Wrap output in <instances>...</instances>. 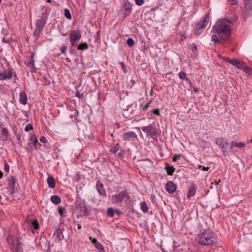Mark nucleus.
<instances>
[{
	"label": "nucleus",
	"instance_id": "f257e3e1",
	"mask_svg": "<svg viewBox=\"0 0 252 252\" xmlns=\"http://www.w3.org/2000/svg\"><path fill=\"white\" fill-rule=\"evenodd\" d=\"M237 20V17H233L230 21L222 20L216 23L213 27L214 31L219 34L222 40L226 41L228 40L231 33L230 25Z\"/></svg>",
	"mask_w": 252,
	"mask_h": 252
},
{
	"label": "nucleus",
	"instance_id": "f03ea898",
	"mask_svg": "<svg viewBox=\"0 0 252 252\" xmlns=\"http://www.w3.org/2000/svg\"><path fill=\"white\" fill-rule=\"evenodd\" d=\"M196 240L202 246L215 244L217 242L214 233L206 230L198 235Z\"/></svg>",
	"mask_w": 252,
	"mask_h": 252
},
{
	"label": "nucleus",
	"instance_id": "7ed1b4c3",
	"mask_svg": "<svg viewBox=\"0 0 252 252\" xmlns=\"http://www.w3.org/2000/svg\"><path fill=\"white\" fill-rule=\"evenodd\" d=\"M209 20V14L206 13L202 21H200L195 25L194 28V34L196 35H199L203 30L207 27Z\"/></svg>",
	"mask_w": 252,
	"mask_h": 252
},
{
	"label": "nucleus",
	"instance_id": "20e7f679",
	"mask_svg": "<svg viewBox=\"0 0 252 252\" xmlns=\"http://www.w3.org/2000/svg\"><path fill=\"white\" fill-rule=\"evenodd\" d=\"M7 181V189L8 190L7 192L9 194V196L8 197V199L14 200L13 194L15 193V184L16 182V178L13 176H8L6 178Z\"/></svg>",
	"mask_w": 252,
	"mask_h": 252
},
{
	"label": "nucleus",
	"instance_id": "39448f33",
	"mask_svg": "<svg viewBox=\"0 0 252 252\" xmlns=\"http://www.w3.org/2000/svg\"><path fill=\"white\" fill-rule=\"evenodd\" d=\"M28 249V243L25 235L17 239V252H27Z\"/></svg>",
	"mask_w": 252,
	"mask_h": 252
},
{
	"label": "nucleus",
	"instance_id": "423d86ee",
	"mask_svg": "<svg viewBox=\"0 0 252 252\" xmlns=\"http://www.w3.org/2000/svg\"><path fill=\"white\" fill-rule=\"evenodd\" d=\"M141 129L144 132H146L148 135H150L153 139L157 138L158 129L153 125H150L146 126H143Z\"/></svg>",
	"mask_w": 252,
	"mask_h": 252
},
{
	"label": "nucleus",
	"instance_id": "0eeeda50",
	"mask_svg": "<svg viewBox=\"0 0 252 252\" xmlns=\"http://www.w3.org/2000/svg\"><path fill=\"white\" fill-rule=\"evenodd\" d=\"M216 144L221 148V150L224 153H228L232 150L231 143L229 144L226 141H224L222 138H217L216 140Z\"/></svg>",
	"mask_w": 252,
	"mask_h": 252
},
{
	"label": "nucleus",
	"instance_id": "6e6552de",
	"mask_svg": "<svg viewBox=\"0 0 252 252\" xmlns=\"http://www.w3.org/2000/svg\"><path fill=\"white\" fill-rule=\"evenodd\" d=\"M81 38V34L79 30H74L70 33V41L72 46H74Z\"/></svg>",
	"mask_w": 252,
	"mask_h": 252
},
{
	"label": "nucleus",
	"instance_id": "1a4fd4ad",
	"mask_svg": "<svg viewBox=\"0 0 252 252\" xmlns=\"http://www.w3.org/2000/svg\"><path fill=\"white\" fill-rule=\"evenodd\" d=\"M46 18L44 17H42L41 19H38L37 21L36 26V29L34 32V34L37 32L38 35L40 32L42 30L44 25L45 23Z\"/></svg>",
	"mask_w": 252,
	"mask_h": 252
},
{
	"label": "nucleus",
	"instance_id": "9d476101",
	"mask_svg": "<svg viewBox=\"0 0 252 252\" xmlns=\"http://www.w3.org/2000/svg\"><path fill=\"white\" fill-rule=\"evenodd\" d=\"M244 2L247 16L252 15V0H244Z\"/></svg>",
	"mask_w": 252,
	"mask_h": 252
},
{
	"label": "nucleus",
	"instance_id": "9b49d317",
	"mask_svg": "<svg viewBox=\"0 0 252 252\" xmlns=\"http://www.w3.org/2000/svg\"><path fill=\"white\" fill-rule=\"evenodd\" d=\"M166 189L168 193L171 194L176 191V186L173 182L169 181L166 184Z\"/></svg>",
	"mask_w": 252,
	"mask_h": 252
},
{
	"label": "nucleus",
	"instance_id": "f8f14e48",
	"mask_svg": "<svg viewBox=\"0 0 252 252\" xmlns=\"http://www.w3.org/2000/svg\"><path fill=\"white\" fill-rule=\"evenodd\" d=\"M12 77V72L10 70H4L0 72V80L9 79Z\"/></svg>",
	"mask_w": 252,
	"mask_h": 252
},
{
	"label": "nucleus",
	"instance_id": "ddd939ff",
	"mask_svg": "<svg viewBox=\"0 0 252 252\" xmlns=\"http://www.w3.org/2000/svg\"><path fill=\"white\" fill-rule=\"evenodd\" d=\"M96 189L97 191L102 195L106 196V191L104 185L100 181H98L96 183Z\"/></svg>",
	"mask_w": 252,
	"mask_h": 252
},
{
	"label": "nucleus",
	"instance_id": "4468645a",
	"mask_svg": "<svg viewBox=\"0 0 252 252\" xmlns=\"http://www.w3.org/2000/svg\"><path fill=\"white\" fill-rule=\"evenodd\" d=\"M34 53L27 60L26 64L28 67L32 69L31 72H33L35 70V64L34 60Z\"/></svg>",
	"mask_w": 252,
	"mask_h": 252
},
{
	"label": "nucleus",
	"instance_id": "2eb2a0df",
	"mask_svg": "<svg viewBox=\"0 0 252 252\" xmlns=\"http://www.w3.org/2000/svg\"><path fill=\"white\" fill-rule=\"evenodd\" d=\"M7 241L9 246L13 252H16V245L15 243V239L14 236L9 235L7 238Z\"/></svg>",
	"mask_w": 252,
	"mask_h": 252
},
{
	"label": "nucleus",
	"instance_id": "dca6fc26",
	"mask_svg": "<svg viewBox=\"0 0 252 252\" xmlns=\"http://www.w3.org/2000/svg\"><path fill=\"white\" fill-rule=\"evenodd\" d=\"M38 142L37 138L34 134H32L29 140L28 145L31 148H35Z\"/></svg>",
	"mask_w": 252,
	"mask_h": 252
},
{
	"label": "nucleus",
	"instance_id": "f3484780",
	"mask_svg": "<svg viewBox=\"0 0 252 252\" xmlns=\"http://www.w3.org/2000/svg\"><path fill=\"white\" fill-rule=\"evenodd\" d=\"M137 137L136 133L132 131H128L123 135V139L125 141L130 140Z\"/></svg>",
	"mask_w": 252,
	"mask_h": 252
},
{
	"label": "nucleus",
	"instance_id": "a211bd4d",
	"mask_svg": "<svg viewBox=\"0 0 252 252\" xmlns=\"http://www.w3.org/2000/svg\"><path fill=\"white\" fill-rule=\"evenodd\" d=\"M131 3L128 1H126L124 5V8L125 10L124 13V18H126L131 12L132 8H131Z\"/></svg>",
	"mask_w": 252,
	"mask_h": 252
},
{
	"label": "nucleus",
	"instance_id": "6ab92c4d",
	"mask_svg": "<svg viewBox=\"0 0 252 252\" xmlns=\"http://www.w3.org/2000/svg\"><path fill=\"white\" fill-rule=\"evenodd\" d=\"M237 64L236 66L238 68L243 69L245 71V72L250 73L252 71V69L250 68L249 66H247L246 64L243 63L238 61Z\"/></svg>",
	"mask_w": 252,
	"mask_h": 252
},
{
	"label": "nucleus",
	"instance_id": "aec40b11",
	"mask_svg": "<svg viewBox=\"0 0 252 252\" xmlns=\"http://www.w3.org/2000/svg\"><path fill=\"white\" fill-rule=\"evenodd\" d=\"M126 196V193L122 191L118 195L113 196V200L115 202H119L122 201Z\"/></svg>",
	"mask_w": 252,
	"mask_h": 252
},
{
	"label": "nucleus",
	"instance_id": "412c9836",
	"mask_svg": "<svg viewBox=\"0 0 252 252\" xmlns=\"http://www.w3.org/2000/svg\"><path fill=\"white\" fill-rule=\"evenodd\" d=\"M19 102L22 104L25 105L28 101V97L25 92H21L19 94Z\"/></svg>",
	"mask_w": 252,
	"mask_h": 252
},
{
	"label": "nucleus",
	"instance_id": "4be33fe9",
	"mask_svg": "<svg viewBox=\"0 0 252 252\" xmlns=\"http://www.w3.org/2000/svg\"><path fill=\"white\" fill-rule=\"evenodd\" d=\"M196 192V189L194 185L192 184L189 189L187 197L189 199L191 197L193 196Z\"/></svg>",
	"mask_w": 252,
	"mask_h": 252
},
{
	"label": "nucleus",
	"instance_id": "5701e85b",
	"mask_svg": "<svg viewBox=\"0 0 252 252\" xmlns=\"http://www.w3.org/2000/svg\"><path fill=\"white\" fill-rule=\"evenodd\" d=\"M48 186L51 188L55 187L56 182L55 179L52 176H49L47 179Z\"/></svg>",
	"mask_w": 252,
	"mask_h": 252
},
{
	"label": "nucleus",
	"instance_id": "b1692460",
	"mask_svg": "<svg viewBox=\"0 0 252 252\" xmlns=\"http://www.w3.org/2000/svg\"><path fill=\"white\" fill-rule=\"evenodd\" d=\"M51 200L55 204H58L60 203L61 201V198L56 195L52 196L51 197Z\"/></svg>",
	"mask_w": 252,
	"mask_h": 252
},
{
	"label": "nucleus",
	"instance_id": "393cba45",
	"mask_svg": "<svg viewBox=\"0 0 252 252\" xmlns=\"http://www.w3.org/2000/svg\"><path fill=\"white\" fill-rule=\"evenodd\" d=\"M54 235L56 236V239H58V240H60L62 238H63L62 232L61 230L59 228L57 229L55 231V232L54 234Z\"/></svg>",
	"mask_w": 252,
	"mask_h": 252
},
{
	"label": "nucleus",
	"instance_id": "a878e982",
	"mask_svg": "<svg viewBox=\"0 0 252 252\" xmlns=\"http://www.w3.org/2000/svg\"><path fill=\"white\" fill-rule=\"evenodd\" d=\"M167 168H165L168 175L172 176L175 171V168L173 166H169L168 163L166 164Z\"/></svg>",
	"mask_w": 252,
	"mask_h": 252
},
{
	"label": "nucleus",
	"instance_id": "bb28decb",
	"mask_svg": "<svg viewBox=\"0 0 252 252\" xmlns=\"http://www.w3.org/2000/svg\"><path fill=\"white\" fill-rule=\"evenodd\" d=\"M245 144L243 142H240L237 143L235 141H232L231 142V146H232V148L235 146L236 147H238L239 148H242L245 146Z\"/></svg>",
	"mask_w": 252,
	"mask_h": 252
},
{
	"label": "nucleus",
	"instance_id": "cd10ccee",
	"mask_svg": "<svg viewBox=\"0 0 252 252\" xmlns=\"http://www.w3.org/2000/svg\"><path fill=\"white\" fill-rule=\"evenodd\" d=\"M89 48V46L86 42L81 43L79 45H78L77 47L78 50H85Z\"/></svg>",
	"mask_w": 252,
	"mask_h": 252
},
{
	"label": "nucleus",
	"instance_id": "c85d7f7f",
	"mask_svg": "<svg viewBox=\"0 0 252 252\" xmlns=\"http://www.w3.org/2000/svg\"><path fill=\"white\" fill-rule=\"evenodd\" d=\"M140 206L141 210L144 212L146 213L148 211V206L145 202H142L140 203Z\"/></svg>",
	"mask_w": 252,
	"mask_h": 252
},
{
	"label": "nucleus",
	"instance_id": "c756f323",
	"mask_svg": "<svg viewBox=\"0 0 252 252\" xmlns=\"http://www.w3.org/2000/svg\"><path fill=\"white\" fill-rule=\"evenodd\" d=\"M80 212L83 216H86L89 213V210L86 206L82 207Z\"/></svg>",
	"mask_w": 252,
	"mask_h": 252
},
{
	"label": "nucleus",
	"instance_id": "7c9ffc66",
	"mask_svg": "<svg viewBox=\"0 0 252 252\" xmlns=\"http://www.w3.org/2000/svg\"><path fill=\"white\" fill-rule=\"evenodd\" d=\"M179 77L181 79H184L185 80H189V78L187 77L186 72L184 71H181L179 73Z\"/></svg>",
	"mask_w": 252,
	"mask_h": 252
},
{
	"label": "nucleus",
	"instance_id": "2f4dec72",
	"mask_svg": "<svg viewBox=\"0 0 252 252\" xmlns=\"http://www.w3.org/2000/svg\"><path fill=\"white\" fill-rule=\"evenodd\" d=\"M225 61L231 64H232L233 65L236 66V64L238 63L237 62L238 61L235 60V59H232L229 58H227L225 59Z\"/></svg>",
	"mask_w": 252,
	"mask_h": 252
},
{
	"label": "nucleus",
	"instance_id": "473e14b6",
	"mask_svg": "<svg viewBox=\"0 0 252 252\" xmlns=\"http://www.w3.org/2000/svg\"><path fill=\"white\" fill-rule=\"evenodd\" d=\"M64 15L66 18L68 19H71V14L69 9L65 8L64 9Z\"/></svg>",
	"mask_w": 252,
	"mask_h": 252
},
{
	"label": "nucleus",
	"instance_id": "72a5a7b5",
	"mask_svg": "<svg viewBox=\"0 0 252 252\" xmlns=\"http://www.w3.org/2000/svg\"><path fill=\"white\" fill-rule=\"evenodd\" d=\"M134 41L132 38H128L126 40V43L129 47H132L134 44Z\"/></svg>",
	"mask_w": 252,
	"mask_h": 252
},
{
	"label": "nucleus",
	"instance_id": "f704fd0d",
	"mask_svg": "<svg viewBox=\"0 0 252 252\" xmlns=\"http://www.w3.org/2000/svg\"><path fill=\"white\" fill-rule=\"evenodd\" d=\"M32 227L34 229H37L39 227V224L37 220H34L32 222Z\"/></svg>",
	"mask_w": 252,
	"mask_h": 252
},
{
	"label": "nucleus",
	"instance_id": "c9c22d12",
	"mask_svg": "<svg viewBox=\"0 0 252 252\" xmlns=\"http://www.w3.org/2000/svg\"><path fill=\"white\" fill-rule=\"evenodd\" d=\"M211 39L212 41L215 42V44L221 43V41L218 38V36L216 35H213L211 37Z\"/></svg>",
	"mask_w": 252,
	"mask_h": 252
},
{
	"label": "nucleus",
	"instance_id": "e433bc0d",
	"mask_svg": "<svg viewBox=\"0 0 252 252\" xmlns=\"http://www.w3.org/2000/svg\"><path fill=\"white\" fill-rule=\"evenodd\" d=\"M107 214L108 216L112 217L114 216V211L112 208H109L107 210Z\"/></svg>",
	"mask_w": 252,
	"mask_h": 252
},
{
	"label": "nucleus",
	"instance_id": "4c0bfd02",
	"mask_svg": "<svg viewBox=\"0 0 252 252\" xmlns=\"http://www.w3.org/2000/svg\"><path fill=\"white\" fill-rule=\"evenodd\" d=\"M120 64L124 73H126L127 72V70L125 63L123 62H120Z\"/></svg>",
	"mask_w": 252,
	"mask_h": 252
},
{
	"label": "nucleus",
	"instance_id": "58836bf2",
	"mask_svg": "<svg viewBox=\"0 0 252 252\" xmlns=\"http://www.w3.org/2000/svg\"><path fill=\"white\" fill-rule=\"evenodd\" d=\"M32 125L31 124H28L25 128V130L26 131H30L31 130H32Z\"/></svg>",
	"mask_w": 252,
	"mask_h": 252
},
{
	"label": "nucleus",
	"instance_id": "ea45409f",
	"mask_svg": "<svg viewBox=\"0 0 252 252\" xmlns=\"http://www.w3.org/2000/svg\"><path fill=\"white\" fill-rule=\"evenodd\" d=\"M94 246H95V247L98 250H100L104 248L102 246V245L99 242H97L96 244H95V245Z\"/></svg>",
	"mask_w": 252,
	"mask_h": 252
},
{
	"label": "nucleus",
	"instance_id": "a19ab883",
	"mask_svg": "<svg viewBox=\"0 0 252 252\" xmlns=\"http://www.w3.org/2000/svg\"><path fill=\"white\" fill-rule=\"evenodd\" d=\"M66 49H67V47H66V45H65L64 44H63L62 45L61 50V52L63 54L66 53Z\"/></svg>",
	"mask_w": 252,
	"mask_h": 252
},
{
	"label": "nucleus",
	"instance_id": "79ce46f5",
	"mask_svg": "<svg viewBox=\"0 0 252 252\" xmlns=\"http://www.w3.org/2000/svg\"><path fill=\"white\" fill-rule=\"evenodd\" d=\"M4 169L5 172H9V165L8 164V163L6 161H4Z\"/></svg>",
	"mask_w": 252,
	"mask_h": 252
},
{
	"label": "nucleus",
	"instance_id": "37998d69",
	"mask_svg": "<svg viewBox=\"0 0 252 252\" xmlns=\"http://www.w3.org/2000/svg\"><path fill=\"white\" fill-rule=\"evenodd\" d=\"M135 2L137 5L140 6V5H142L144 3V0H135Z\"/></svg>",
	"mask_w": 252,
	"mask_h": 252
},
{
	"label": "nucleus",
	"instance_id": "c03bdc74",
	"mask_svg": "<svg viewBox=\"0 0 252 252\" xmlns=\"http://www.w3.org/2000/svg\"><path fill=\"white\" fill-rule=\"evenodd\" d=\"M58 212L60 214V215L62 216L64 212V208L61 207H58Z\"/></svg>",
	"mask_w": 252,
	"mask_h": 252
},
{
	"label": "nucleus",
	"instance_id": "a18cd8bd",
	"mask_svg": "<svg viewBox=\"0 0 252 252\" xmlns=\"http://www.w3.org/2000/svg\"><path fill=\"white\" fill-rule=\"evenodd\" d=\"M153 113L156 115L159 116L160 113L158 109H155L153 110Z\"/></svg>",
	"mask_w": 252,
	"mask_h": 252
},
{
	"label": "nucleus",
	"instance_id": "49530a36",
	"mask_svg": "<svg viewBox=\"0 0 252 252\" xmlns=\"http://www.w3.org/2000/svg\"><path fill=\"white\" fill-rule=\"evenodd\" d=\"M181 157V155H175L174 156L173 158V161L175 162L178 159L180 158Z\"/></svg>",
	"mask_w": 252,
	"mask_h": 252
},
{
	"label": "nucleus",
	"instance_id": "de8ad7c7",
	"mask_svg": "<svg viewBox=\"0 0 252 252\" xmlns=\"http://www.w3.org/2000/svg\"><path fill=\"white\" fill-rule=\"evenodd\" d=\"M229 2L230 3V4L231 5H236L237 4V0H228Z\"/></svg>",
	"mask_w": 252,
	"mask_h": 252
},
{
	"label": "nucleus",
	"instance_id": "09e8293b",
	"mask_svg": "<svg viewBox=\"0 0 252 252\" xmlns=\"http://www.w3.org/2000/svg\"><path fill=\"white\" fill-rule=\"evenodd\" d=\"M190 47L191 49L192 50L193 52L197 50V46L196 45L192 44V45H190Z\"/></svg>",
	"mask_w": 252,
	"mask_h": 252
},
{
	"label": "nucleus",
	"instance_id": "8fccbe9b",
	"mask_svg": "<svg viewBox=\"0 0 252 252\" xmlns=\"http://www.w3.org/2000/svg\"><path fill=\"white\" fill-rule=\"evenodd\" d=\"M152 102V100H150L145 106L144 107H143V110L144 111H146L147 110V109L148 108L149 105L150 104H151Z\"/></svg>",
	"mask_w": 252,
	"mask_h": 252
},
{
	"label": "nucleus",
	"instance_id": "3c124183",
	"mask_svg": "<svg viewBox=\"0 0 252 252\" xmlns=\"http://www.w3.org/2000/svg\"><path fill=\"white\" fill-rule=\"evenodd\" d=\"M118 150V148L117 147H114V148H113V149H111V150H110V151H111L112 153H113L115 154V153H117V152Z\"/></svg>",
	"mask_w": 252,
	"mask_h": 252
},
{
	"label": "nucleus",
	"instance_id": "603ef678",
	"mask_svg": "<svg viewBox=\"0 0 252 252\" xmlns=\"http://www.w3.org/2000/svg\"><path fill=\"white\" fill-rule=\"evenodd\" d=\"M90 239L92 241V243L94 244V245L97 243V240L95 238H92V237H90Z\"/></svg>",
	"mask_w": 252,
	"mask_h": 252
},
{
	"label": "nucleus",
	"instance_id": "864d4df0",
	"mask_svg": "<svg viewBox=\"0 0 252 252\" xmlns=\"http://www.w3.org/2000/svg\"><path fill=\"white\" fill-rule=\"evenodd\" d=\"M39 140L42 142V143H46V139L45 138V137L44 136H41L40 139H39Z\"/></svg>",
	"mask_w": 252,
	"mask_h": 252
},
{
	"label": "nucleus",
	"instance_id": "5fc2aeb1",
	"mask_svg": "<svg viewBox=\"0 0 252 252\" xmlns=\"http://www.w3.org/2000/svg\"><path fill=\"white\" fill-rule=\"evenodd\" d=\"M200 167H202V170L204 171H208L210 169L209 167H205L203 166H200Z\"/></svg>",
	"mask_w": 252,
	"mask_h": 252
},
{
	"label": "nucleus",
	"instance_id": "6e6d98bb",
	"mask_svg": "<svg viewBox=\"0 0 252 252\" xmlns=\"http://www.w3.org/2000/svg\"><path fill=\"white\" fill-rule=\"evenodd\" d=\"M192 88L194 92L198 93L199 92V90L195 86H193Z\"/></svg>",
	"mask_w": 252,
	"mask_h": 252
},
{
	"label": "nucleus",
	"instance_id": "4d7b16f0",
	"mask_svg": "<svg viewBox=\"0 0 252 252\" xmlns=\"http://www.w3.org/2000/svg\"><path fill=\"white\" fill-rule=\"evenodd\" d=\"M82 95H83V94H80L78 92H77L76 94V96L79 98L82 97Z\"/></svg>",
	"mask_w": 252,
	"mask_h": 252
},
{
	"label": "nucleus",
	"instance_id": "13d9d810",
	"mask_svg": "<svg viewBox=\"0 0 252 252\" xmlns=\"http://www.w3.org/2000/svg\"><path fill=\"white\" fill-rule=\"evenodd\" d=\"M2 132L3 134L7 135L8 131L6 128H3L2 130Z\"/></svg>",
	"mask_w": 252,
	"mask_h": 252
},
{
	"label": "nucleus",
	"instance_id": "bf43d9fd",
	"mask_svg": "<svg viewBox=\"0 0 252 252\" xmlns=\"http://www.w3.org/2000/svg\"><path fill=\"white\" fill-rule=\"evenodd\" d=\"M187 81L189 82V84L190 87V88H192L194 86H193V85H192L191 82L190 81V80L189 79V80H187Z\"/></svg>",
	"mask_w": 252,
	"mask_h": 252
},
{
	"label": "nucleus",
	"instance_id": "052dcab7",
	"mask_svg": "<svg viewBox=\"0 0 252 252\" xmlns=\"http://www.w3.org/2000/svg\"><path fill=\"white\" fill-rule=\"evenodd\" d=\"M17 140L18 141L19 144H20V145H22V144L21 143V139H20V138L17 137Z\"/></svg>",
	"mask_w": 252,
	"mask_h": 252
},
{
	"label": "nucleus",
	"instance_id": "680f3d73",
	"mask_svg": "<svg viewBox=\"0 0 252 252\" xmlns=\"http://www.w3.org/2000/svg\"><path fill=\"white\" fill-rule=\"evenodd\" d=\"M3 176V173L0 170V179H1Z\"/></svg>",
	"mask_w": 252,
	"mask_h": 252
},
{
	"label": "nucleus",
	"instance_id": "e2e57ef3",
	"mask_svg": "<svg viewBox=\"0 0 252 252\" xmlns=\"http://www.w3.org/2000/svg\"><path fill=\"white\" fill-rule=\"evenodd\" d=\"M99 252H105V251H104V248L99 250Z\"/></svg>",
	"mask_w": 252,
	"mask_h": 252
},
{
	"label": "nucleus",
	"instance_id": "0e129e2a",
	"mask_svg": "<svg viewBox=\"0 0 252 252\" xmlns=\"http://www.w3.org/2000/svg\"><path fill=\"white\" fill-rule=\"evenodd\" d=\"M78 227V228L79 229H81V226L79 224H78V227Z\"/></svg>",
	"mask_w": 252,
	"mask_h": 252
},
{
	"label": "nucleus",
	"instance_id": "69168bd1",
	"mask_svg": "<svg viewBox=\"0 0 252 252\" xmlns=\"http://www.w3.org/2000/svg\"><path fill=\"white\" fill-rule=\"evenodd\" d=\"M220 182V180H219L218 181V182H217V181H215V183H216V184L218 185L219 184V183Z\"/></svg>",
	"mask_w": 252,
	"mask_h": 252
},
{
	"label": "nucleus",
	"instance_id": "338daca9",
	"mask_svg": "<svg viewBox=\"0 0 252 252\" xmlns=\"http://www.w3.org/2000/svg\"><path fill=\"white\" fill-rule=\"evenodd\" d=\"M66 61L67 62H70V60L69 59V58H67L66 59Z\"/></svg>",
	"mask_w": 252,
	"mask_h": 252
},
{
	"label": "nucleus",
	"instance_id": "774afa93",
	"mask_svg": "<svg viewBox=\"0 0 252 252\" xmlns=\"http://www.w3.org/2000/svg\"><path fill=\"white\" fill-rule=\"evenodd\" d=\"M34 36L38 37L39 36V34L38 35L37 32H36V33H35V34H34Z\"/></svg>",
	"mask_w": 252,
	"mask_h": 252
}]
</instances>
